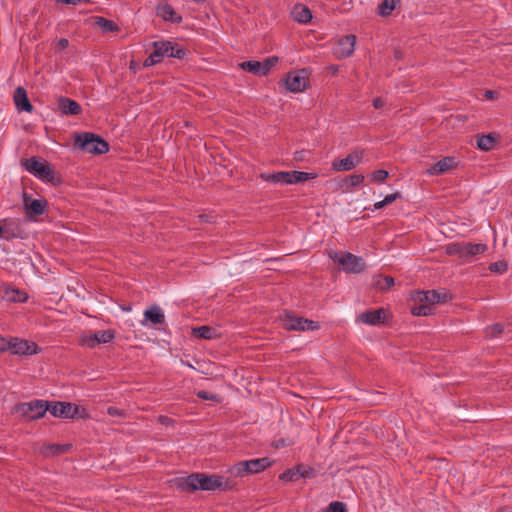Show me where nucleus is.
Returning <instances> with one entry per match:
<instances>
[{
	"instance_id": "obj_1",
	"label": "nucleus",
	"mask_w": 512,
	"mask_h": 512,
	"mask_svg": "<svg viewBox=\"0 0 512 512\" xmlns=\"http://www.w3.org/2000/svg\"><path fill=\"white\" fill-rule=\"evenodd\" d=\"M237 483L234 479L224 475H205V474H191L179 480V486L182 489L194 490H207L212 491L216 489L231 490L236 487Z\"/></svg>"
},
{
	"instance_id": "obj_2",
	"label": "nucleus",
	"mask_w": 512,
	"mask_h": 512,
	"mask_svg": "<svg viewBox=\"0 0 512 512\" xmlns=\"http://www.w3.org/2000/svg\"><path fill=\"white\" fill-rule=\"evenodd\" d=\"M274 461L268 457L243 460L230 466L227 470L229 477L246 478L253 474H258L273 465Z\"/></svg>"
},
{
	"instance_id": "obj_3",
	"label": "nucleus",
	"mask_w": 512,
	"mask_h": 512,
	"mask_svg": "<svg viewBox=\"0 0 512 512\" xmlns=\"http://www.w3.org/2000/svg\"><path fill=\"white\" fill-rule=\"evenodd\" d=\"M154 51L144 61V66L150 67L162 61L164 56L183 58L185 51L176 48L170 41H155Z\"/></svg>"
},
{
	"instance_id": "obj_4",
	"label": "nucleus",
	"mask_w": 512,
	"mask_h": 512,
	"mask_svg": "<svg viewBox=\"0 0 512 512\" xmlns=\"http://www.w3.org/2000/svg\"><path fill=\"white\" fill-rule=\"evenodd\" d=\"M75 146L90 154H104L109 151V144L104 139L89 132L78 134Z\"/></svg>"
},
{
	"instance_id": "obj_5",
	"label": "nucleus",
	"mask_w": 512,
	"mask_h": 512,
	"mask_svg": "<svg viewBox=\"0 0 512 512\" xmlns=\"http://www.w3.org/2000/svg\"><path fill=\"white\" fill-rule=\"evenodd\" d=\"M329 257L346 273H361L366 267L362 257L350 252L331 251Z\"/></svg>"
},
{
	"instance_id": "obj_6",
	"label": "nucleus",
	"mask_w": 512,
	"mask_h": 512,
	"mask_svg": "<svg viewBox=\"0 0 512 512\" xmlns=\"http://www.w3.org/2000/svg\"><path fill=\"white\" fill-rule=\"evenodd\" d=\"M24 168L33 176L44 182H53L55 172L52 165L39 157H31L22 162Z\"/></svg>"
},
{
	"instance_id": "obj_7",
	"label": "nucleus",
	"mask_w": 512,
	"mask_h": 512,
	"mask_svg": "<svg viewBox=\"0 0 512 512\" xmlns=\"http://www.w3.org/2000/svg\"><path fill=\"white\" fill-rule=\"evenodd\" d=\"M47 409H49L48 401L37 399L19 404L17 412L30 420H36L42 418Z\"/></svg>"
},
{
	"instance_id": "obj_8",
	"label": "nucleus",
	"mask_w": 512,
	"mask_h": 512,
	"mask_svg": "<svg viewBox=\"0 0 512 512\" xmlns=\"http://www.w3.org/2000/svg\"><path fill=\"white\" fill-rule=\"evenodd\" d=\"M364 155L365 151L363 149H355L345 158L333 161L332 169L334 171H350L362 162Z\"/></svg>"
},
{
	"instance_id": "obj_9",
	"label": "nucleus",
	"mask_w": 512,
	"mask_h": 512,
	"mask_svg": "<svg viewBox=\"0 0 512 512\" xmlns=\"http://www.w3.org/2000/svg\"><path fill=\"white\" fill-rule=\"evenodd\" d=\"M23 206L29 219L43 215L48 207V202L44 198L33 199L26 193L23 194Z\"/></svg>"
},
{
	"instance_id": "obj_10",
	"label": "nucleus",
	"mask_w": 512,
	"mask_h": 512,
	"mask_svg": "<svg viewBox=\"0 0 512 512\" xmlns=\"http://www.w3.org/2000/svg\"><path fill=\"white\" fill-rule=\"evenodd\" d=\"M114 339L112 330H100L95 333L84 334L81 336V344L87 348H95L99 344L110 343Z\"/></svg>"
},
{
	"instance_id": "obj_11",
	"label": "nucleus",
	"mask_w": 512,
	"mask_h": 512,
	"mask_svg": "<svg viewBox=\"0 0 512 512\" xmlns=\"http://www.w3.org/2000/svg\"><path fill=\"white\" fill-rule=\"evenodd\" d=\"M487 248L484 243H462L453 245L450 252L457 254L462 259H467L484 253Z\"/></svg>"
},
{
	"instance_id": "obj_12",
	"label": "nucleus",
	"mask_w": 512,
	"mask_h": 512,
	"mask_svg": "<svg viewBox=\"0 0 512 512\" xmlns=\"http://www.w3.org/2000/svg\"><path fill=\"white\" fill-rule=\"evenodd\" d=\"M283 325L288 330H295V331H306V330H316L318 329L319 325L317 322H314L312 320H308L306 318L302 317H296L292 315H287L283 319Z\"/></svg>"
},
{
	"instance_id": "obj_13",
	"label": "nucleus",
	"mask_w": 512,
	"mask_h": 512,
	"mask_svg": "<svg viewBox=\"0 0 512 512\" xmlns=\"http://www.w3.org/2000/svg\"><path fill=\"white\" fill-rule=\"evenodd\" d=\"M1 226L3 228L2 234H4L6 240L24 239L26 237L24 225L19 219H6Z\"/></svg>"
},
{
	"instance_id": "obj_14",
	"label": "nucleus",
	"mask_w": 512,
	"mask_h": 512,
	"mask_svg": "<svg viewBox=\"0 0 512 512\" xmlns=\"http://www.w3.org/2000/svg\"><path fill=\"white\" fill-rule=\"evenodd\" d=\"M38 350L39 348L34 342L16 337L11 338L10 353L13 355L30 356L37 354Z\"/></svg>"
},
{
	"instance_id": "obj_15",
	"label": "nucleus",
	"mask_w": 512,
	"mask_h": 512,
	"mask_svg": "<svg viewBox=\"0 0 512 512\" xmlns=\"http://www.w3.org/2000/svg\"><path fill=\"white\" fill-rule=\"evenodd\" d=\"M305 70L293 71L287 74L285 85L288 91L299 93L306 89L307 78Z\"/></svg>"
},
{
	"instance_id": "obj_16",
	"label": "nucleus",
	"mask_w": 512,
	"mask_h": 512,
	"mask_svg": "<svg viewBox=\"0 0 512 512\" xmlns=\"http://www.w3.org/2000/svg\"><path fill=\"white\" fill-rule=\"evenodd\" d=\"M356 44V36L349 34L339 39L336 47L334 48V54L337 58H347L354 52Z\"/></svg>"
},
{
	"instance_id": "obj_17",
	"label": "nucleus",
	"mask_w": 512,
	"mask_h": 512,
	"mask_svg": "<svg viewBox=\"0 0 512 512\" xmlns=\"http://www.w3.org/2000/svg\"><path fill=\"white\" fill-rule=\"evenodd\" d=\"M447 299V293L446 292H439L436 290L432 291H418L415 296L414 300L418 303H425L427 305H430L433 307V305L437 303L445 302Z\"/></svg>"
},
{
	"instance_id": "obj_18",
	"label": "nucleus",
	"mask_w": 512,
	"mask_h": 512,
	"mask_svg": "<svg viewBox=\"0 0 512 512\" xmlns=\"http://www.w3.org/2000/svg\"><path fill=\"white\" fill-rule=\"evenodd\" d=\"M386 318L387 313L383 308L365 311L358 316L359 322L367 325H378L384 323Z\"/></svg>"
},
{
	"instance_id": "obj_19",
	"label": "nucleus",
	"mask_w": 512,
	"mask_h": 512,
	"mask_svg": "<svg viewBox=\"0 0 512 512\" xmlns=\"http://www.w3.org/2000/svg\"><path fill=\"white\" fill-rule=\"evenodd\" d=\"M49 412L52 416L57 418L69 419L72 415L70 413L71 403L70 402H48Z\"/></svg>"
},
{
	"instance_id": "obj_20",
	"label": "nucleus",
	"mask_w": 512,
	"mask_h": 512,
	"mask_svg": "<svg viewBox=\"0 0 512 512\" xmlns=\"http://www.w3.org/2000/svg\"><path fill=\"white\" fill-rule=\"evenodd\" d=\"M14 103L19 111L32 112L33 105L28 99L27 92L23 87H17L14 92Z\"/></svg>"
},
{
	"instance_id": "obj_21",
	"label": "nucleus",
	"mask_w": 512,
	"mask_h": 512,
	"mask_svg": "<svg viewBox=\"0 0 512 512\" xmlns=\"http://www.w3.org/2000/svg\"><path fill=\"white\" fill-rule=\"evenodd\" d=\"M456 165L455 158L445 157L427 169V174L430 176L439 175L447 172Z\"/></svg>"
},
{
	"instance_id": "obj_22",
	"label": "nucleus",
	"mask_w": 512,
	"mask_h": 512,
	"mask_svg": "<svg viewBox=\"0 0 512 512\" xmlns=\"http://www.w3.org/2000/svg\"><path fill=\"white\" fill-rule=\"evenodd\" d=\"M58 109L65 115H78L82 110L76 101L66 97L58 99Z\"/></svg>"
},
{
	"instance_id": "obj_23",
	"label": "nucleus",
	"mask_w": 512,
	"mask_h": 512,
	"mask_svg": "<svg viewBox=\"0 0 512 512\" xmlns=\"http://www.w3.org/2000/svg\"><path fill=\"white\" fill-rule=\"evenodd\" d=\"M146 321H150L154 325L163 324L165 322V315L162 309L156 305L146 309L144 311V321L142 324L145 325Z\"/></svg>"
},
{
	"instance_id": "obj_24",
	"label": "nucleus",
	"mask_w": 512,
	"mask_h": 512,
	"mask_svg": "<svg viewBox=\"0 0 512 512\" xmlns=\"http://www.w3.org/2000/svg\"><path fill=\"white\" fill-rule=\"evenodd\" d=\"M289 171H279L275 173H261L260 178L264 181H268L274 184H290Z\"/></svg>"
},
{
	"instance_id": "obj_25",
	"label": "nucleus",
	"mask_w": 512,
	"mask_h": 512,
	"mask_svg": "<svg viewBox=\"0 0 512 512\" xmlns=\"http://www.w3.org/2000/svg\"><path fill=\"white\" fill-rule=\"evenodd\" d=\"M156 13L165 21L179 23L182 20V17L168 4L159 5L156 9Z\"/></svg>"
},
{
	"instance_id": "obj_26",
	"label": "nucleus",
	"mask_w": 512,
	"mask_h": 512,
	"mask_svg": "<svg viewBox=\"0 0 512 512\" xmlns=\"http://www.w3.org/2000/svg\"><path fill=\"white\" fill-rule=\"evenodd\" d=\"M291 15L295 21L303 24L308 23L312 19L311 11L303 5H296L292 10Z\"/></svg>"
},
{
	"instance_id": "obj_27",
	"label": "nucleus",
	"mask_w": 512,
	"mask_h": 512,
	"mask_svg": "<svg viewBox=\"0 0 512 512\" xmlns=\"http://www.w3.org/2000/svg\"><path fill=\"white\" fill-rule=\"evenodd\" d=\"M497 140L498 136L494 133L482 135L477 139V147L483 151H490L495 147Z\"/></svg>"
},
{
	"instance_id": "obj_28",
	"label": "nucleus",
	"mask_w": 512,
	"mask_h": 512,
	"mask_svg": "<svg viewBox=\"0 0 512 512\" xmlns=\"http://www.w3.org/2000/svg\"><path fill=\"white\" fill-rule=\"evenodd\" d=\"M239 67L256 76L266 75L263 69L262 61H244L239 63Z\"/></svg>"
},
{
	"instance_id": "obj_29",
	"label": "nucleus",
	"mask_w": 512,
	"mask_h": 512,
	"mask_svg": "<svg viewBox=\"0 0 512 512\" xmlns=\"http://www.w3.org/2000/svg\"><path fill=\"white\" fill-rule=\"evenodd\" d=\"M192 335L202 339H214L218 337L216 329L209 326H200L192 329Z\"/></svg>"
},
{
	"instance_id": "obj_30",
	"label": "nucleus",
	"mask_w": 512,
	"mask_h": 512,
	"mask_svg": "<svg viewBox=\"0 0 512 512\" xmlns=\"http://www.w3.org/2000/svg\"><path fill=\"white\" fill-rule=\"evenodd\" d=\"M290 174V184H296L305 182L310 179H315L318 174L317 173H309V172H302V171H289Z\"/></svg>"
},
{
	"instance_id": "obj_31",
	"label": "nucleus",
	"mask_w": 512,
	"mask_h": 512,
	"mask_svg": "<svg viewBox=\"0 0 512 512\" xmlns=\"http://www.w3.org/2000/svg\"><path fill=\"white\" fill-rule=\"evenodd\" d=\"M397 4V0H384L379 6H378V13L381 16H388L392 13V11L395 9Z\"/></svg>"
},
{
	"instance_id": "obj_32",
	"label": "nucleus",
	"mask_w": 512,
	"mask_h": 512,
	"mask_svg": "<svg viewBox=\"0 0 512 512\" xmlns=\"http://www.w3.org/2000/svg\"><path fill=\"white\" fill-rule=\"evenodd\" d=\"M279 479L282 481H290V482L298 481L300 479L298 465L291 469H287L286 471L281 473L279 476Z\"/></svg>"
},
{
	"instance_id": "obj_33",
	"label": "nucleus",
	"mask_w": 512,
	"mask_h": 512,
	"mask_svg": "<svg viewBox=\"0 0 512 512\" xmlns=\"http://www.w3.org/2000/svg\"><path fill=\"white\" fill-rule=\"evenodd\" d=\"M411 312L415 316H428L433 313V307L422 302L412 307Z\"/></svg>"
},
{
	"instance_id": "obj_34",
	"label": "nucleus",
	"mask_w": 512,
	"mask_h": 512,
	"mask_svg": "<svg viewBox=\"0 0 512 512\" xmlns=\"http://www.w3.org/2000/svg\"><path fill=\"white\" fill-rule=\"evenodd\" d=\"M395 281H394V278L390 277V276H386V277H378L375 282H374V285L381 289V290H387L389 288H391L393 285H394Z\"/></svg>"
},
{
	"instance_id": "obj_35",
	"label": "nucleus",
	"mask_w": 512,
	"mask_h": 512,
	"mask_svg": "<svg viewBox=\"0 0 512 512\" xmlns=\"http://www.w3.org/2000/svg\"><path fill=\"white\" fill-rule=\"evenodd\" d=\"M67 447L63 445H48L43 448L42 453L45 456H55L66 451Z\"/></svg>"
},
{
	"instance_id": "obj_36",
	"label": "nucleus",
	"mask_w": 512,
	"mask_h": 512,
	"mask_svg": "<svg viewBox=\"0 0 512 512\" xmlns=\"http://www.w3.org/2000/svg\"><path fill=\"white\" fill-rule=\"evenodd\" d=\"M70 413L72 414L70 418H79V419H86L88 418V413L85 407L75 405L71 403V410Z\"/></svg>"
},
{
	"instance_id": "obj_37",
	"label": "nucleus",
	"mask_w": 512,
	"mask_h": 512,
	"mask_svg": "<svg viewBox=\"0 0 512 512\" xmlns=\"http://www.w3.org/2000/svg\"><path fill=\"white\" fill-rule=\"evenodd\" d=\"M400 193L396 192V193H393V194H390V195H387L383 200L381 201H378L374 204V210H380L382 209L383 207H385L386 205L388 204H391L392 202H394L396 199H398L400 197Z\"/></svg>"
},
{
	"instance_id": "obj_38",
	"label": "nucleus",
	"mask_w": 512,
	"mask_h": 512,
	"mask_svg": "<svg viewBox=\"0 0 512 512\" xmlns=\"http://www.w3.org/2000/svg\"><path fill=\"white\" fill-rule=\"evenodd\" d=\"M388 175L389 174L386 170L379 169V170L374 171L370 175V179L372 182H375V183H383L387 179Z\"/></svg>"
},
{
	"instance_id": "obj_39",
	"label": "nucleus",
	"mask_w": 512,
	"mask_h": 512,
	"mask_svg": "<svg viewBox=\"0 0 512 512\" xmlns=\"http://www.w3.org/2000/svg\"><path fill=\"white\" fill-rule=\"evenodd\" d=\"M299 477L304 479H310L315 476V470L306 465H298Z\"/></svg>"
},
{
	"instance_id": "obj_40",
	"label": "nucleus",
	"mask_w": 512,
	"mask_h": 512,
	"mask_svg": "<svg viewBox=\"0 0 512 512\" xmlns=\"http://www.w3.org/2000/svg\"><path fill=\"white\" fill-rule=\"evenodd\" d=\"M97 24L106 32H112L117 30V26L114 22L107 20L105 18H99Z\"/></svg>"
},
{
	"instance_id": "obj_41",
	"label": "nucleus",
	"mask_w": 512,
	"mask_h": 512,
	"mask_svg": "<svg viewBox=\"0 0 512 512\" xmlns=\"http://www.w3.org/2000/svg\"><path fill=\"white\" fill-rule=\"evenodd\" d=\"M364 181V176L361 174L350 175L346 178L345 183L348 187H355Z\"/></svg>"
},
{
	"instance_id": "obj_42",
	"label": "nucleus",
	"mask_w": 512,
	"mask_h": 512,
	"mask_svg": "<svg viewBox=\"0 0 512 512\" xmlns=\"http://www.w3.org/2000/svg\"><path fill=\"white\" fill-rule=\"evenodd\" d=\"M319 512H346L345 505L342 502H331L324 511Z\"/></svg>"
},
{
	"instance_id": "obj_43",
	"label": "nucleus",
	"mask_w": 512,
	"mask_h": 512,
	"mask_svg": "<svg viewBox=\"0 0 512 512\" xmlns=\"http://www.w3.org/2000/svg\"><path fill=\"white\" fill-rule=\"evenodd\" d=\"M490 271L496 273H503L507 270V264L503 261L494 262L490 265Z\"/></svg>"
},
{
	"instance_id": "obj_44",
	"label": "nucleus",
	"mask_w": 512,
	"mask_h": 512,
	"mask_svg": "<svg viewBox=\"0 0 512 512\" xmlns=\"http://www.w3.org/2000/svg\"><path fill=\"white\" fill-rule=\"evenodd\" d=\"M277 62H278V58L274 57V56L269 57V58L265 59L264 61H262V65H263L265 74H267Z\"/></svg>"
},
{
	"instance_id": "obj_45",
	"label": "nucleus",
	"mask_w": 512,
	"mask_h": 512,
	"mask_svg": "<svg viewBox=\"0 0 512 512\" xmlns=\"http://www.w3.org/2000/svg\"><path fill=\"white\" fill-rule=\"evenodd\" d=\"M503 331V327L501 324H494L487 330V335L490 337H497Z\"/></svg>"
},
{
	"instance_id": "obj_46",
	"label": "nucleus",
	"mask_w": 512,
	"mask_h": 512,
	"mask_svg": "<svg viewBox=\"0 0 512 512\" xmlns=\"http://www.w3.org/2000/svg\"><path fill=\"white\" fill-rule=\"evenodd\" d=\"M197 396L202 400H217V396L213 393H210L205 390H200L197 392Z\"/></svg>"
},
{
	"instance_id": "obj_47",
	"label": "nucleus",
	"mask_w": 512,
	"mask_h": 512,
	"mask_svg": "<svg viewBox=\"0 0 512 512\" xmlns=\"http://www.w3.org/2000/svg\"><path fill=\"white\" fill-rule=\"evenodd\" d=\"M10 347H11V338L6 339L5 337L0 336V352L3 353L6 351H10Z\"/></svg>"
},
{
	"instance_id": "obj_48",
	"label": "nucleus",
	"mask_w": 512,
	"mask_h": 512,
	"mask_svg": "<svg viewBox=\"0 0 512 512\" xmlns=\"http://www.w3.org/2000/svg\"><path fill=\"white\" fill-rule=\"evenodd\" d=\"M57 2H61L68 5H78L82 3H90L91 0H56Z\"/></svg>"
},
{
	"instance_id": "obj_49",
	"label": "nucleus",
	"mask_w": 512,
	"mask_h": 512,
	"mask_svg": "<svg viewBox=\"0 0 512 512\" xmlns=\"http://www.w3.org/2000/svg\"><path fill=\"white\" fill-rule=\"evenodd\" d=\"M107 413L112 417H119L122 416L123 414V412L120 409L112 406L107 408Z\"/></svg>"
},
{
	"instance_id": "obj_50",
	"label": "nucleus",
	"mask_w": 512,
	"mask_h": 512,
	"mask_svg": "<svg viewBox=\"0 0 512 512\" xmlns=\"http://www.w3.org/2000/svg\"><path fill=\"white\" fill-rule=\"evenodd\" d=\"M384 100L381 97L374 98L372 101V105L375 109H380L384 106Z\"/></svg>"
},
{
	"instance_id": "obj_51",
	"label": "nucleus",
	"mask_w": 512,
	"mask_h": 512,
	"mask_svg": "<svg viewBox=\"0 0 512 512\" xmlns=\"http://www.w3.org/2000/svg\"><path fill=\"white\" fill-rule=\"evenodd\" d=\"M59 45H60L61 47H63V48L67 47V46H68V40H67V39H64V38H63V39H61V40L59 41Z\"/></svg>"
},
{
	"instance_id": "obj_52",
	"label": "nucleus",
	"mask_w": 512,
	"mask_h": 512,
	"mask_svg": "<svg viewBox=\"0 0 512 512\" xmlns=\"http://www.w3.org/2000/svg\"><path fill=\"white\" fill-rule=\"evenodd\" d=\"M493 94H494V92H493V91H490V90H488V91H486V92H485V96H486L487 98H492V97H493Z\"/></svg>"
},
{
	"instance_id": "obj_53",
	"label": "nucleus",
	"mask_w": 512,
	"mask_h": 512,
	"mask_svg": "<svg viewBox=\"0 0 512 512\" xmlns=\"http://www.w3.org/2000/svg\"><path fill=\"white\" fill-rule=\"evenodd\" d=\"M26 299V297H24L23 299L22 298H18V301H24Z\"/></svg>"
}]
</instances>
